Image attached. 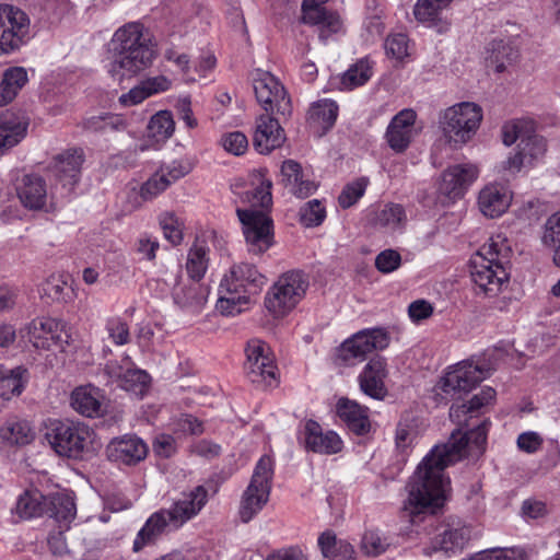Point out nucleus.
<instances>
[{"instance_id":"48","label":"nucleus","mask_w":560,"mask_h":560,"mask_svg":"<svg viewBox=\"0 0 560 560\" xmlns=\"http://www.w3.org/2000/svg\"><path fill=\"white\" fill-rule=\"evenodd\" d=\"M159 224L164 237L173 245L182 243L184 237V221L172 211H165L159 215Z\"/></svg>"},{"instance_id":"34","label":"nucleus","mask_w":560,"mask_h":560,"mask_svg":"<svg viewBox=\"0 0 560 560\" xmlns=\"http://www.w3.org/2000/svg\"><path fill=\"white\" fill-rule=\"evenodd\" d=\"M338 116V105L330 100H320L312 104L307 113V121L320 133L329 130Z\"/></svg>"},{"instance_id":"12","label":"nucleus","mask_w":560,"mask_h":560,"mask_svg":"<svg viewBox=\"0 0 560 560\" xmlns=\"http://www.w3.org/2000/svg\"><path fill=\"white\" fill-rule=\"evenodd\" d=\"M390 337L383 328L363 329L345 340L338 355L347 364L363 361L374 350H383L388 347Z\"/></svg>"},{"instance_id":"32","label":"nucleus","mask_w":560,"mask_h":560,"mask_svg":"<svg viewBox=\"0 0 560 560\" xmlns=\"http://www.w3.org/2000/svg\"><path fill=\"white\" fill-rule=\"evenodd\" d=\"M209 291L198 281L188 280L183 285L174 288V302L182 308L198 311L206 303Z\"/></svg>"},{"instance_id":"1","label":"nucleus","mask_w":560,"mask_h":560,"mask_svg":"<svg viewBox=\"0 0 560 560\" xmlns=\"http://www.w3.org/2000/svg\"><path fill=\"white\" fill-rule=\"evenodd\" d=\"M494 397L495 390L492 387H485L467 404L451 407L450 417L460 429L452 433L446 444L434 446L411 477L404 509L412 522H416L418 515L434 513L443 505L450 485L448 478L444 475L445 468L466 456L468 447L483 450L489 421H483L465 433H462V429L469 425L468 418L475 417L478 410L490 404Z\"/></svg>"},{"instance_id":"63","label":"nucleus","mask_w":560,"mask_h":560,"mask_svg":"<svg viewBox=\"0 0 560 560\" xmlns=\"http://www.w3.org/2000/svg\"><path fill=\"white\" fill-rule=\"evenodd\" d=\"M401 264V256L394 249H385L375 258V267L382 273H389L396 270Z\"/></svg>"},{"instance_id":"2","label":"nucleus","mask_w":560,"mask_h":560,"mask_svg":"<svg viewBox=\"0 0 560 560\" xmlns=\"http://www.w3.org/2000/svg\"><path fill=\"white\" fill-rule=\"evenodd\" d=\"M143 25L130 22L119 27L109 42L108 73L118 80L137 74L149 68L154 51L143 34Z\"/></svg>"},{"instance_id":"59","label":"nucleus","mask_w":560,"mask_h":560,"mask_svg":"<svg viewBox=\"0 0 560 560\" xmlns=\"http://www.w3.org/2000/svg\"><path fill=\"white\" fill-rule=\"evenodd\" d=\"M105 329L114 345L125 346L130 342L129 326L121 317H109L106 320Z\"/></svg>"},{"instance_id":"22","label":"nucleus","mask_w":560,"mask_h":560,"mask_svg":"<svg viewBox=\"0 0 560 560\" xmlns=\"http://www.w3.org/2000/svg\"><path fill=\"white\" fill-rule=\"evenodd\" d=\"M478 176L477 165L472 163L456 164L443 172L439 189L450 198H458L466 192Z\"/></svg>"},{"instance_id":"62","label":"nucleus","mask_w":560,"mask_h":560,"mask_svg":"<svg viewBox=\"0 0 560 560\" xmlns=\"http://www.w3.org/2000/svg\"><path fill=\"white\" fill-rule=\"evenodd\" d=\"M221 144L226 152L237 156L244 154L248 149L247 137L241 131L223 135Z\"/></svg>"},{"instance_id":"55","label":"nucleus","mask_w":560,"mask_h":560,"mask_svg":"<svg viewBox=\"0 0 560 560\" xmlns=\"http://www.w3.org/2000/svg\"><path fill=\"white\" fill-rule=\"evenodd\" d=\"M384 49L387 57L398 62H404L410 56L409 39L401 33L388 35L384 43Z\"/></svg>"},{"instance_id":"14","label":"nucleus","mask_w":560,"mask_h":560,"mask_svg":"<svg viewBox=\"0 0 560 560\" xmlns=\"http://www.w3.org/2000/svg\"><path fill=\"white\" fill-rule=\"evenodd\" d=\"M488 375V369L463 361L446 372L441 380V389L451 397H460L469 393Z\"/></svg>"},{"instance_id":"19","label":"nucleus","mask_w":560,"mask_h":560,"mask_svg":"<svg viewBox=\"0 0 560 560\" xmlns=\"http://www.w3.org/2000/svg\"><path fill=\"white\" fill-rule=\"evenodd\" d=\"M149 452L147 443L136 434L114 438L105 448L106 457L114 463L135 466L145 459Z\"/></svg>"},{"instance_id":"37","label":"nucleus","mask_w":560,"mask_h":560,"mask_svg":"<svg viewBox=\"0 0 560 560\" xmlns=\"http://www.w3.org/2000/svg\"><path fill=\"white\" fill-rule=\"evenodd\" d=\"M518 58V50L504 40H493L490 44L489 56L486 58L487 67L501 73L512 66Z\"/></svg>"},{"instance_id":"33","label":"nucleus","mask_w":560,"mask_h":560,"mask_svg":"<svg viewBox=\"0 0 560 560\" xmlns=\"http://www.w3.org/2000/svg\"><path fill=\"white\" fill-rule=\"evenodd\" d=\"M281 176L285 187H289L298 197H307L316 190V185L313 182L303 179L302 167L294 160H287L282 163Z\"/></svg>"},{"instance_id":"6","label":"nucleus","mask_w":560,"mask_h":560,"mask_svg":"<svg viewBox=\"0 0 560 560\" xmlns=\"http://www.w3.org/2000/svg\"><path fill=\"white\" fill-rule=\"evenodd\" d=\"M307 288L308 278L304 272L287 271L267 291L265 306L275 317H283L302 301Z\"/></svg>"},{"instance_id":"10","label":"nucleus","mask_w":560,"mask_h":560,"mask_svg":"<svg viewBox=\"0 0 560 560\" xmlns=\"http://www.w3.org/2000/svg\"><path fill=\"white\" fill-rule=\"evenodd\" d=\"M30 38L28 15L18 7L0 4V55L19 50Z\"/></svg>"},{"instance_id":"64","label":"nucleus","mask_w":560,"mask_h":560,"mask_svg":"<svg viewBox=\"0 0 560 560\" xmlns=\"http://www.w3.org/2000/svg\"><path fill=\"white\" fill-rule=\"evenodd\" d=\"M528 165L524 156L516 151L513 155H510L505 161L501 162L498 166V173L502 175L506 180L510 177H514L522 167Z\"/></svg>"},{"instance_id":"7","label":"nucleus","mask_w":560,"mask_h":560,"mask_svg":"<svg viewBox=\"0 0 560 560\" xmlns=\"http://www.w3.org/2000/svg\"><path fill=\"white\" fill-rule=\"evenodd\" d=\"M245 375L248 381L260 388L277 386L278 369L270 347L258 338L247 341L245 347Z\"/></svg>"},{"instance_id":"23","label":"nucleus","mask_w":560,"mask_h":560,"mask_svg":"<svg viewBox=\"0 0 560 560\" xmlns=\"http://www.w3.org/2000/svg\"><path fill=\"white\" fill-rule=\"evenodd\" d=\"M208 501V491L203 486H197L191 491L183 493L170 509H165L171 517L173 528L177 529L196 516Z\"/></svg>"},{"instance_id":"38","label":"nucleus","mask_w":560,"mask_h":560,"mask_svg":"<svg viewBox=\"0 0 560 560\" xmlns=\"http://www.w3.org/2000/svg\"><path fill=\"white\" fill-rule=\"evenodd\" d=\"M0 439L8 445L23 446L35 439V432L27 421L8 420L0 428Z\"/></svg>"},{"instance_id":"3","label":"nucleus","mask_w":560,"mask_h":560,"mask_svg":"<svg viewBox=\"0 0 560 560\" xmlns=\"http://www.w3.org/2000/svg\"><path fill=\"white\" fill-rule=\"evenodd\" d=\"M510 254L511 247L506 238L498 234L490 237L488 243L471 257L469 264L471 280L486 295H497L508 281L505 264L509 262Z\"/></svg>"},{"instance_id":"39","label":"nucleus","mask_w":560,"mask_h":560,"mask_svg":"<svg viewBox=\"0 0 560 560\" xmlns=\"http://www.w3.org/2000/svg\"><path fill=\"white\" fill-rule=\"evenodd\" d=\"M255 187L248 189L243 195V201L249 203V210L264 211L271 205V180L266 178L261 173L255 175L253 183Z\"/></svg>"},{"instance_id":"30","label":"nucleus","mask_w":560,"mask_h":560,"mask_svg":"<svg viewBox=\"0 0 560 560\" xmlns=\"http://www.w3.org/2000/svg\"><path fill=\"white\" fill-rule=\"evenodd\" d=\"M71 407L80 415L94 418L102 415L103 395L93 385L78 386L71 393Z\"/></svg>"},{"instance_id":"29","label":"nucleus","mask_w":560,"mask_h":560,"mask_svg":"<svg viewBox=\"0 0 560 560\" xmlns=\"http://www.w3.org/2000/svg\"><path fill=\"white\" fill-rule=\"evenodd\" d=\"M28 124V118L23 114L7 113L0 116V154L25 138Z\"/></svg>"},{"instance_id":"4","label":"nucleus","mask_w":560,"mask_h":560,"mask_svg":"<svg viewBox=\"0 0 560 560\" xmlns=\"http://www.w3.org/2000/svg\"><path fill=\"white\" fill-rule=\"evenodd\" d=\"M266 282L267 278L255 266L246 262L233 265L220 282L217 310L226 316L241 313Z\"/></svg>"},{"instance_id":"41","label":"nucleus","mask_w":560,"mask_h":560,"mask_svg":"<svg viewBox=\"0 0 560 560\" xmlns=\"http://www.w3.org/2000/svg\"><path fill=\"white\" fill-rule=\"evenodd\" d=\"M42 298H48L51 302L68 303L73 298V291L68 283V276L51 275L40 285Z\"/></svg>"},{"instance_id":"52","label":"nucleus","mask_w":560,"mask_h":560,"mask_svg":"<svg viewBox=\"0 0 560 560\" xmlns=\"http://www.w3.org/2000/svg\"><path fill=\"white\" fill-rule=\"evenodd\" d=\"M51 516L60 523H70L77 514L75 503L71 495L59 493L51 498Z\"/></svg>"},{"instance_id":"60","label":"nucleus","mask_w":560,"mask_h":560,"mask_svg":"<svg viewBox=\"0 0 560 560\" xmlns=\"http://www.w3.org/2000/svg\"><path fill=\"white\" fill-rule=\"evenodd\" d=\"M133 252L142 259L153 261L156 258V253L160 249V242L158 237L142 233L133 243Z\"/></svg>"},{"instance_id":"26","label":"nucleus","mask_w":560,"mask_h":560,"mask_svg":"<svg viewBox=\"0 0 560 560\" xmlns=\"http://www.w3.org/2000/svg\"><path fill=\"white\" fill-rule=\"evenodd\" d=\"M386 376L385 359L383 357H375L366 363L358 377L360 389L366 396L382 400L387 395V389L384 384Z\"/></svg>"},{"instance_id":"50","label":"nucleus","mask_w":560,"mask_h":560,"mask_svg":"<svg viewBox=\"0 0 560 560\" xmlns=\"http://www.w3.org/2000/svg\"><path fill=\"white\" fill-rule=\"evenodd\" d=\"M542 242L553 250V261L560 266V210L547 219Z\"/></svg>"},{"instance_id":"11","label":"nucleus","mask_w":560,"mask_h":560,"mask_svg":"<svg viewBox=\"0 0 560 560\" xmlns=\"http://www.w3.org/2000/svg\"><path fill=\"white\" fill-rule=\"evenodd\" d=\"M253 88L257 102L267 114L289 118L292 104L284 86L270 72L257 70L253 78Z\"/></svg>"},{"instance_id":"21","label":"nucleus","mask_w":560,"mask_h":560,"mask_svg":"<svg viewBox=\"0 0 560 560\" xmlns=\"http://www.w3.org/2000/svg\"><path fill=\"white\" fill-rule=\"evenodd\" d=\"M328 0H303L302 21L318 27L319 39L324 43L342 28L340 16L323 7Z\"/></svg>"},{"instance_id":"58","label":"nucleus","mask_w":560,"mask_h":560,"mask_svg":"<svg viewBox=\"0 0 560 560\" xmlns=\"http://www.w3.org/2000/svg\"><path fill=\"white\" fill-rule=\"evenodd\" d=\"M299 215L303 225L312 228L322 224L326 217V211L319 200L313 199L300 209Z\"/></svg>"},{"instance_id":"8","label":"nucleus","mask_w":560,"mask_h":560,"mask_svg":"<svg viewBox=\"0 0 560 560\" xmlns=\"http://www.w3.org/2000/svg\"><path fill=\"white\" fill-rule=\"evenodd\" d=\"M482 120L481 107L471 102H463L448 107L442 117L445 136L455 144L466 143L476 133Z\"/></svg>"},{"instance_id":"51","label":"nucleus","mask_w":560,"mask_h":560,"mask_svg":"<svg viewBox=\"0 0 560 560\" xmlns=\"http://www.w3.org/2000/svg\"><path fill=\"white\" fill-rule=\"evenodd\" d=\"M453 0H418L413 14L421 23H434L439 15Z\"/></svg>"},{"instance_id":"57","label":"nucleus","mask_w":560,"mask_h":560,"mask_svg":"<svg viewBox=\"0 0 560 560\" xmlns=\"http://www.w3.org/2000/svg\"><path fill=\"white\" fill-rule=\"evenodd\" d=\"M388 539L378 530H366L362 537L361 548L368 556L377 557L389 547Z\"/></svg>"},{"instance_id":"40","label":"nucleus","mask_w":560,"mask_h":560,"mask_svg":"<svg viewBox=\"0 0 560 560\" xmlns=\"http://www.w3.org/2000/svg\"><path fill=\"white\" fill-rule=\"evenodd\" d=\"M418 434V420L411 412L401 416L395 435V444L397 451L401 454L402 459L408 455V451L412 447Z\"/></svg>"},{"instance_id":"35","label":"nucleus","mask_w":560,"mask_h":560,"mask_svg":"<svg viewBox=\"0 0 560 560\" xmlns=\"http://www.w3.org/2000/svg\"><path fill=\"white\" fill-rule=\"evenodd\" d=\"M28 82L27 71L23 67H10L3 71L0 82V107L12 102Z\"/></svg>"},{"instance_id":"49","label":"nucleus","mask_w":560,"mask_h":560,"mask_svg":"<svg viewBox=\"0 0 560 560\" xmlns=\"http://www.w3.org/2000/svg\"><path fill=\"white\" fill-rule=\"evenodd\" d=\"M517 151L524 156L528 165L541 159L546 152V141L535 133V130L517 144Z\"/></svg>"},{"instance_id":"61","label":"nucleus","mask_w":560,"mask_h":560,"mask_svg":"<svg viewBox=\"0 0 560 560\" xmlns=\"http://www.w3.org/2000/svg\"><path fill=\"white\" fill-rule=\"evenodd\" d=\"M170 187V182L158 170L147 182L140 187V196L143 200H152L161 192Z\"/></svg>"},{"instance_id":"47","label":"nucleus","mask_w":560,"mask_h":560,"mask_svg":"<svg viewBox=\"0 0 560 560\" xmlns=\"http://www.w3.org/2000/svg\"><path fill=\"white\" fill-rule=\"evenodd\" d=\"M149 382V374L139 369H128L118 375V386L135 395H142Z\"/></svg>"},{"instance_id":"46","label":"nucleus","mask_w":560,"mask_h":560,"mask_svg":"<svg viewBox=\"0 0 560 560\" xmlns=\"http://www.w3.org/2000/svg\"><path fill=\"white\" fill-rule=\"evenodd\" d=\"M149 136L156 141H165L171 138L175 130L173 115L168 110H160L154 114L148 125Z\"/></svg>"},{"instance_id":"27","label":"nucleus","mask_w":560,"mask_h":560,"mask_svg":"<svg viewBox=\"0 0 560 560\" xmlns=\"http://www.w3.org/2000/svg\"><path fill=\"white\" fill-rule=\"evenodd\" d=\"M336 412L347 429L357 434L364 435L371 430L369 408L355 400L341 397L336 404Z\"/></svg>"},{"instance_id":"44","label":"nucleus","mask_w":560,"mask_h":560,"mask_svg":"<svg viewBox=\"0 0 560 560\" xmlns=\"http://www.w3.org/2000/svg\"><path fill=\"white\" fill-rule=\"evenodd\" d=\"M46 510V500L38 491H25L16 501L13 514L21 520L40 516Z\"/></svg>"},{"instance_id":"31","label":"nucleus","mask_w":560,"mask_h":560,"mask_svg":"<svg viewBox=\"0 0 560 560\" xmlns=\"http://www.w3.org/2000/svg\"><path fill=\"white\" fill-rule=\"evenodd\" d=\"M167 529H174L171 517L166 510H160L153 513L145 522L144 526L139 530L135 541L133 550L139 551L145 545L154 542L160 535Z\"/></svg>"},{"instance_id":"56","label":"nucleus","mask_w":560,"mask_h":560,"mask_svg":"<svg viewBox=\"0 0 560 560\" xmlns=\"http://www.w3.org/2000/svg\"><path fill=\"white\" fill-rule=\"evenodd\" d=\"M369 185V179L365 177L358 178L347 184L338 197V202L341 208L347 209L352 207L364 195Z\"/></svg>"},{"instance_id":"43","label":"nucleus","mask_w":560,"mask_h":560,"mask_svg":"<svg viewBox=\"0 0 560 560\" xmlns=\"http://www.w3.org/2000/svg\"><path fill=\"white\" fill-rule=\"evenodd\" d=\"M25 373L26 370L22 366L8 370L0 364V398L3 401L10 400L23 392Z\"/></svg>"},{"instance_id":"16","label":"nucleus","mask_w":560,"mask_h":560,"mask_svg":"<svg viewBox=\"0 0 560 560\" xmlns=\"http://www.w3.org/2000/svg\"><path fill=\"white\" fill-rule=\"evenodd\" d=\"M66 323L51 317H37L26 325L28 341L37 349L48 350L52 346L62 347L68 343L69 335Z\"/></svg>"},{"instance_id":"42","label":"nucleus","mask_w":560,"mask_h":560,"mask_svg":"<svg viewBox=\"0 0 560 560\" xmlns=\"http://www.w3.org/2000/svg\"><path fill=\"white\" fill-rule=\"evenodd\" d=\"M322 555L327 559L348 560L353 556V547L345 541L338 540L336 535L330 532H324L317 540Z\"/></svg>"},{"instance_id":"24","label":"nucleus","mask_w":560,"mask_h":560,"mask_svg":"<svg viewBox=\"0 0 560 560\" xmlns=\"http://www.w3.org/2000/svg\"><path fill=\"white\" fill-rule=\"evenodd\" d=\"M14 188L20 202L30 210H39L47 202L46 180L38 174H24L18 177Z\"/></svg>"},{"instance_id":"13","label":"nucleus","mask_w":560,"mask_h":560,"mask_svg":"<svg viewBox=\"0 0 560 560\" xmlns=\"http://www.w3.org/2000/svg\"><path fill=\"white\" fill-rule=\"evenodd\" d=\"M243 225V234L248 252L255 255L265 253L272 245V220L259 210H236Z\"/></svg>"},{"instance_id":"53","label":"nucleus","mask_w":560,"mask_h":560,"mask_svg":"<svg viewBox=\"0 0 560 560\" xmlns=\"http://www.w3.org/2000/svg\"><path fill=\"white\" fill-rule=\"evenodd\" d=\"M534 129L530 120L515 119L502 127V139L505 145H512L516 141L522 142Z\"/></svg>"},{"instance_id":"9","label":"nucleus","mask_w":560,"mask_h":560,"mask_svg":"<svg viewBox=\"0 0 560 560\" xmlns=\"http://www.w3.org/2000/svg\"><path fill=\"white\" fill-rule=\"evenodd\" d=\"M272 466L269 456H262L256 464L252 480L241 501L240 517L243 523H248L267 503L273 475Z\"/></svg>"},{"instance_id":"17","label":"nucleus","mask_w":560,"mask_h":560,"mask_svg":"<svg viewBox=\"0 0 560 560\" xmlns=\"http://www.w3.org/2000/svg\"><path fill=\"white\" fill-rule=\"evenodd\" d=\"M471 529L460 523H443L435 527V534L430 540V546L424 548L427 555L433 551H443L447 555L460 552L469 542Z\"/></svg>"},{"instance_id":"25","label":"nucleus","mask_w":560,"mask_h":560,"mask_svg":"<svg viewBox=\"0 0 560 560\" xmlns=\"http://www.w3.org/2000/svg\"><path fill=\"white\" fill-rule=\"evenodd\" d=\"M285 140L284 130L275 115H261L256 121L253 138L254 148L261 154L270 153L282 145Z\"/></svg>"},{"instance_id":"18","label":"nucleus","mask_w":560,"mask_h":560,"mask_svg":"<svg viewBox=\"0 0 560 560\" xmlns=\"http://www.w3.org/2000/svg\"><path fill=\"white\" fill-rule=\"evenodd\" d=\"M513 191L501 182L486 184L478 192L477 207L481 214L489 219L502 217L511 207Z\"/></svg>"},{"instance_id":"20","label":"nucleus","mask_w":560,"mask_h":560,"mask_svg":"<svg viewBox=\"0 0 560 560\" xmlns=\"http://www.w3.org/2000/svg\"><path fill=\"white\" fill-rule=\"evenodd\" d=\"M417 113L412 108H404L389 121L385 139L389 148L396 153L405 152L417 136Z\"/></svg>"},{"instance_id":"36","label":"nucleus","mask_w":560,"mask_h":560,"mask_svg":"<svg viewBox=\"0 0 560 560\" xmlns=\"http://www.w3.org/2000/svg\"><path fill=\"white\" fill-rule=\"evenodd\" d=\"M406 212L398 203H387L373 212L370 222L373 226L387 231H397L406 223Z\"/></svg>"},{"instance_id":"5","label":"nucleus","mask_w":560,"mask_h":560,"mask_svg":"<svg viewBox=\"0 0 560 560\" xmlns=\"http://www.w3.org/2000/svg\"><path fill=\"white\" fill-rule=\"evenodd\" d=\"M94 431L84 422L48 419L44 438L60 457L83 459L93 451Z\"/></svg>"},{"instance_id":"15","label":"nucleus","mask_w":560,"mask_h":560,"mask_svg":"<svg viewBox=\"0 0 560 560\" xmlns=\"http://www.w3.org/2000/svg\"><path fill=\"white\" fill-rule=\"evenodd\" d=\"M84 153L80 148H71L55 155L48 171L66 194H70L80 180Z\"/></svg>"},{"instance_id":"45","label":"nucleus","mask_w":560,"mask_h":560,"mask_svg":"<svg viewBox=\"0 0 560 560\" xmlns=\"http://www.w3.org/2000/svg\"><path fill=\"white\" fill-rule=\"evenodd\" d=\"M372 63L368 58L359 59L340 79V89L353 90L365 84L372 77Z\"/></svg>"},{"instance_id":"54","label":"nucleus","mask_w":560,"mask_h":560,"mask_svg":"<svg viewBox=\"0 0 560 560\" xmlns=\"http://www.w3.org/2000/svg\"><path fill=\"white\" fill-rule=\"evenodd\" d=\"M207 250L203 246L194 245L189 252L186 262V269L189 280L198 281L203 277L207 269Z\"/></svg>"},{"instance_id":"28","label":"nucleus","mask_w":560,"mask_h":560,"mask_svg":"<svg viewBox=\"0 0 560 560\" xmlns=\"http://www.w3.org/2000/svg\"><path fill=\"white\" fill-rule=\"evenodd\" d=\"M305 444L308 450L322 454H336L343 446L342 440L336 432H324L314 420H308L305 423Z\"/></svg>"}]
</instances>
